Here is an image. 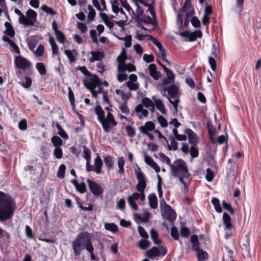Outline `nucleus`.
<instances>
[{
	"instance_id": "1",
	"label": "nucleus",
	"mask_w": 261,
	"mask_h": 261,
	"mask_svg": "<svg viewBox=\"0 0 261 261\" xmlns=\"http://www.w3.org/2000/svg\"><path fill=\"white\" fill-rule=\"evenodd\" d=\"M15 209V203L11 197L0 191V221L11 219Z\"/></svg>"
},
{
	"instance_id": "2",
	"label": "nucleus",
	"mask_w": 261,
	"mask_h": 261,
	"mask_svg": "<svg viewBox=\"0 0 261 261\" xmlns=\"http://www.w3.org/2000/svg\"><path fill=\"white\" fill-rule=\"evenodd\" d=\"M91 243V238L88 232L84 231L79 233L71 245L74 255L77 257L79 256L82 251L85 249H86L88 244Z\"/></svg>"
},
{
	"instance_id": "3",
	"label": "nucleus",
	"mask_w": 261,
	"mask_h": 261,
	"mask_svg": "<svg viewBox=\"0 0 261 261\" xmlns=\"http://www.w3.org/2000/svg\"><path fill=\"white\" fill-rule=\"evenodd\" d=\"M170 167L174 177H178L179 174L182 175L185 178H188L190 176L186 163L182 159L176 160Z\"/></svg>"
},
{
	"instance_id": "4",
	"label": "nucleus",
	"mask_w": 261,
	"mask_h": 261,
	"mask_svg": "<svg viewBox=\"0 0 261 261\" xmlns=\"http://www.w3.org/2000/svg\"><path fill=\"white\" fill-rule=\"evenodd\" d=\"M167 253V250L166 247L163 246H160L159 248L156 247H152L150 249L147 250L145 252V255L152 259L155 257L165 256Z\"/></svg>"
},
{
	"instance_id": "5",
	"label": "nucleus",
	"mask_w": 261,
	"mask_h": 261,
	"mask_svg": "<svg viewBox=\"0 0 261 261\" xmlns=\"http://www.w3.org/2000/svg\"><path fill=\"white\" fill-rule=\"evenodd\" d=\"M37 16V13L33 10L30 9L26 12V19L23 20L22 24L24 27L29 25H34Z\"/></svg>"
},
{
	"instance_id": "6",
	"label": "nucleus",
	"mask_w": 261,
	"mask_h": 261,
	"mask_svg": "<svg viewBox=\"0 0 261 261\" xmlns=\"http://www.w3.org/2000/svg\"><path fill=\"white\" fill-rule=\"evenodd\" d=\"M87 181L90 190L94 196H98L103 193V189L97 182L89 179Z\"/></svg>"
},
{
	"instance_id": "7",
	"label": "nucleus",
	"mask_w": 261,
	"mask_h": 261,
	"mask_svg": "<svg viewBox=\"0 0 261 261\" xmlns=\"http://www.w3.org/2000/svg\"><path fill=\"white\" fill-rule=\"evenodd\" d=\"M15 64L16 67L21 69H29L32 66V63L21 56L15 57Z\"/></svg>"
},
{
	"instance_id": "8",
	"label": "nucleus",
	"mask_w": 261,
	"mask_h": 261,
	"mask_svg": "<svg viewBox=\"0 0 261 261\" xmlns=\"http://www.w3.org/2000/svg\"><path fill=\"white\" fill-rule=\"evenodd\" d=\"M161 214L163 218L170 222L174 221L176 218V214L170 206L161 211Z\"/></svg>"
},
{
	"instance_id": "9",
	"label": "nucleus",
	"mask_w": 261,
	"mask_h": 261,
	"mask_svg": "<svg viewBox=\"0 0 261 261\" xmlns=\"http://www.w3.org/2000/svg\"><path fill=\"white\" fill-rule=\"evenodd\" d=\"M105 124L108 127L107 129H103L104 131L109 133L110 131L111 127L116 126L117 124V122L115 121L114 117L112 114L110 112H108L107 118H105Z\"/></svg>"
},
{
	"instance_id": "10",
	"label": "nucleus",
	"mask_w": 261,
	"mask_h": 261,
	"mask_svg": "<svg viewBox=\"0 0 261 261\" xmlns=\"http://www.w3.org/2000/svg\"><path fill=\"white\" fill-rule=\"evenodd\" d=\"M95 112L97 115V119L101 123L103 129H107L108 127L105 124V113L100 105H97L95 108Z\"/></svg>"
},
{
	"instance_id": "11",
	"label": "nucleus",
	"mask_w": 261,
	"mask_h": 261,
	"mask_svg": "<svg viewBox=\"0 0 261 261\" xmlns=\"http://www.w3.org/2000/svg\"><path fill=\"white\" fill-rule=\"evenodd\" d=\"M16 73L18 77L21 80V82L20 83L22 86L26 89L30 88L32 84V79L31 77L28 76L23 77L21 71H17Z\"/></svg>"
},
{
	"instance_id": "12",
	"label": "nucleus",
	"mask_w": 261,
	"mask_h": 261,
	"mask_svg": "<svg viewBox=\"0 0 261 261\" xmlns=\"http://www.w3.org/2000/svg\"><path fill=\"white\" fill-rule=\"evenodd\" d=\"M124 53L123 57H121V55H120L117 57V60L119 62L118 66V71L120 72H122L126 70V64L125 63V61L127 59V56L125 54V50L124 48H123L122 53Z\"/></svg>"
},
{
	"instance_id": "13",
	"label": "nucleus",
	"mask_w": 261,
	"mask_h": 261,
	"mask_svg": "<svg viewBox=\"0 0 261 261\" xmlns=\"http://www.w3.org/2000/svg\"><path fill=\"white\" fill-rule=\"evenodd\" d=\"M185 132L188 135L189 143L195 146L198 143V137L196 134L190 128H187Z\"/></svg>"
},
{
	"instance_id": "14",
	"label": "nucleus",
	"mask_w": 261,
	"mask_h": 261,
	"mask_svg": "<svg viewBox=\"0 0 261 261\" xmlns=\"http://www.w3.org/2000/svg\"><path fill=\"white\" fill-rule=\"evenodd\" d=\"M150 75L155 80H158L161 76V72L156 70V67L155 64H150L148 66Z\"/></svg>"
},
{
	"instance_id": "15",
	"label": "nucleus",
	"mask_w": 261,
	"mask_h": 261,
	"mask_svg": "<svg viewBox=\"0 0 261 261\" xmlns=\"http://www.w3.org/2000/svg\"><path fill=\"white\" fill-rule=\"evenodd\" d=\"M155 125L153 122L148 121L145 123L144 126L139 127V130L141 133H147L148 131H152L154 129Z\"/></svg>"
},
{
	"instance_id": "16",
	"label": "nucleus",
	"mask_w": 261,
	"mask_h": 261,
	"mask_svg": "<svg viewBox=\"0 0 261 261\" xmlns=\"http://www.w3.org/2000/svg\"><path fill=\"white\" fill-rule=\"evenodd\" d=\"M164 91H167L169 96L171 98H174L176 97L178 93V89L175 85L173 84L169 87H164Z\"/></svg>"
},
{
	"instance_id": "17",
	"label": "nucleus",
	"mask_w": 261,
	"mask_h": 261,
	"mask_svg": "<svg viewBox=\"0 0 261 261\" xmlns=\"http://www.w3.org/2000/svg\"><path fill=\"white\" fill-rule=\"evenodd\" d=\"M191 242L192 244V249L193 251L197 252L201 250L200 248V243L198 241V238L197 235L193 234L191 237L190 239Z\"/></svg>"
},
{
	"instance_id": "18",
	"label": "nucleus",
	"mask_w": 261,
	"mask_h": 261,
	"mask_svg": "<svg viewBox=\"0 0 261 261\" xmlns=\"http://www.w3.org/2000/svg\"><path fill=\"white\" fill-rule=\"evenodd\" d=\"M223 221L224 224L225 229L230 230L232 227V225L231 223V218L229 215L226 212H224L223 215Z\"/></svg>"
},
{
	"instance_id": "19",
	"label": "nucleus",
	"mask_w": 261,
	"mask_h": 261,
	"mask_svg": "<svg viewBox=\"0 0 261 261\" xmlns=\"http://www.w3.org/2000/svg\"><path fill=\"white\" fill-rule=\"evenodd\" d=\"M94 165L95 166L94 171L97 174H100L101 171V169L103 165V162L99 155H98L95 159Z\"/></svg>"
},
{
	"instance_id": "20",
	"label": "nucleus",
	"mask_w": 261,
	"mask_h": 261,
	"mask_svg": "<svg viewBox=\"0 0 261 261\" xmlns=\"http://www.w3.org/2000/svg\"><path fill=\"white\" fill-rule=\"evenodd\" d=\"M5 26L6 27L5 33L10 37L13 38L15 36V33L12 24L9 22H6Z\"/></svg>"
},
{
	"instance_id": "21",
	"label": "nucleus",
	"mask_w": 261,
	"mask_h": 261,
	"mask_svg": "<svg viewBox=\"0 0 261 261\" xmlns=\"http://www.w3.org/2000/svg\"><path fill=\"white\" fill-rule=\"evenodd\" d=\"M149 203L150 206L155 209L158 206V199L155 194L152 193L148 196Z\"/></svg>"
},
{
	"instance_id": "22",
	"label": "nucleus",
	"mask_w": 261,
	"mask_h": 261,
	"mask_svg": "<svg viewBox=\"0 0 261 261\" xmlns=\"http://www.w3.org/2000/svg\"><path fill=\"white\" fill-rule=\"evenodd\" d=\"M152 99L154 100L156 108L163 114L166 113V110L164 105L160 99H155L154 96L152 97Z\"/></svg>"
},
{
	"instance_id": "23",
	"label": "nucleus",
	"mask_w": 261,
	"mask_h": 261,
	"mask_svg": "<svg viewBox=\"0 0 261 261\" xmlns=\"http://www.w3.org/2000/svg\"><path fill=\"white\" fill-rule=\"evenodd\" d=\"M202 35V32L200 30H196L194 32L192 33L190 32L188 41L191 42L194 41L197 39V37L201 38Z\"/></svg>"
},
{
	"instance_id": "24",
	"label": "nucleus",
	"mask_w": 261,
	"mask_h": 261,
	"mask_svg": "<svg viewBox=\"0 0 261 261\" xmlns=\"http://www.w3.org/2000/svg\"><path fill=\"white\" fill-rule=\"evenodd\" d=\"M197 256L198 261H205L208 259L207 253L202 249L197 252Z\"/></svg>"
},
{
	"instance_id": "25",
	"label": "nucleus",
	"mask_w": 261,
	"mask_h": 261,
	"mask_svg": "<svg viewBox=\"0 0 261 261\" xmlns=\"http://www.w3.org/2000/svg\"><path fill=\"white\" fill-rule=\"evenodd\" d=\"M169 139L171 140V142L170 145L167 142L168 149L169 150H176L178 149V143L175 141V138L173 136H171L169 137Z\"/></svg>"
},
{
	"instance_id": "26",
	"label": "nucleus",
	"mask_w": 261,
	"mask_h": 261,
	"mask_svg": "<svg viewBox=\"0 0 261 261\" xmlns=\"http://www.w3.org/2000/svg\"><path fill=\"white\" fill-rule=\"evenodd\" d=\"M85 87L89 89L90 91L94 90L96 86L99 87L100 85L92 81L87 82L86 80L83 81Z\"/></svg>"
},
{
	"instance_id": "27",
	"label": "nucleus",
	"mask_w": 261,
	"mask_h": 261,
	"mask_svg": "<svg viewBox=\"0 0 261 261\" xmlns=\"http://www.w3.org/2000/svg\"><path fill=\"white\" fill-rule=\"evenodd\" d=\"M194 14L195 11L194 10L186 12V18L184 23V25L185 28H187L188 26L189 22L191 21L190 17H192Z\"/></svg>"
},
{
	"instance_id": "28",
	"label": "nucleus",
	"mask_w": 261,
	"mask_h": 261,
	"mask_svg": "<svg viewBox=\"0 0 261 261\" xmlns=\"http://www.w3.org/2000/svg\"><path fill=\"white\" fill-rule=\"evenodd\" d=\"M105 164L108 168V170H110L113 168V161L112 157L110 155H107L104 159Z\"/></svg>"
},
{
	"instance_id": "29",
	"label": "nucleus",
	"mask_w": 261,
	"mask_h": 261,
	"mask_svg": "<svg viewBox=\"0 0 261 261\" xmlns=\"http://www.w3.org/2000/svg\"><path fill=\"white\" fill-rule=\"evenodd\" d=\"M212 203L215 207V209L218 213H220L222 212V209L220 206L219 200L216 197H214L212 200Z\"/></svg>"
},
{
	"instance_id": "30",
	"label": "nucleus",
	"mask_w": 261,
	"mask_h": 261,
	"mask_svg": "<svg viewBox=\"0 0 261 261\" xmlns=\"http://www.w3.org/2000/svg\"><path fill=\"white\" fill-rule=\"evenodd\" d=\"M150 237L154 244L159 245L161 243V241L159 239H158V234L154 229H152L150 230Z\"/></svg>"
},
{
	"instance_id": "31",
	"label": "nucleus",
	"mask_w": 261,
	"mask_h": 261,
	"mask_svg": "<svg viewBox=\"0 0 261 261\" xmlns=\"http://www.w3.org/2000/svg\"><path fill=\"white\" fill-rule=\"evenodd\" d=\"M125 163L124 159L123 157L119 158L118 159V165L119 167L118 173L123 174L124 173V165Z\"/></svg>"
},
{
	"instance_id": "32",
	"label": "nucleus",
	"mask_w": 261,
	"mask_h": 261,
	"mask_svg": "<svg viewBox=\"0 0 261 261\" xmlns=\"http://www.w3.org/2000/svg\"><path fill=\"white\" fill-rule=\"evenodd\" d=\"M105 228L106 229L111 231L113 232H116L118 231L117 226L113 223H106L105 224Z\"/></svg>"
},
{
	"instance_id": "33",
	"label": "nucleus",
	"mask_w": 261,
	"mask_h": 261,
	"mask_svg": "<svg viewBox=\"0 0 261 261\" xmlns=\"http://www.w3.org/2000/svg\"><path fill=\"white\" fill-rule=\"evenodd\" d=\"M140 167H138L137 169H135V172L136 174V178L138 181H145L146 180V177L141 171Z\"/></svg>"
},
{
	"instance_id": "34",
	"label": "nucleus",
	"mask_w": 261,
	"mask_h": 261,
	"mask_svg": "<svg viewBox=\"0 0 261 261\" xmlns=\"http://www.w3.org/2000/svg\"><path fill=\"white\" fill-rule=\"evenodd\" d=\"M53 145L56 147H60L62 145V140L57 136H53L51 139Z\"/></svg>"
},
{
	"instance_id": "35",
	"label": "nucleus",
	"mask_w": 261,
	"mask_h": 261,
	"mask_svg": "<svg viewBox=\"0 0 261 261\" xmlns=\"http://www.w3.org/2000/svg\"><path fill=\"white\" fill-rule=\"evenodd\" d=\"M90 54L92 56H94L95 58H96L97 61H100L105 58V54L103 51H91Z\"/></svg>"
},
{
	"instance_id": "36",
	"label": "nucleus",
	"mask_w": 261,
	"mask_h": 261,
	"mask_svg": "<svg viewBox=\"0 0 261 261\" xmlns=\"http://www.w3.org/2000/svg\"><path fill=\"white\" fill-rule=\"evenodd\" d=\"M56 126L58 130V134L64 139H68V135L62 128V126L58 123H56Z\"/></svg>"
},
{
	"instance_id": "37",
	"label": "nucleus",
	"mask_w": 261,
	"mask_h": 261,
	"mask_svg": "<svg viewBox=\"0 0 261 261\" xmlns=\"http://www.w3.org/2000/svg\"><path fill=\"white\" fill-rule=\"evenodd\" d=\"M150 244L149 241L145 239H142L138 243V246L141 249L145 250L150 246Z\"/></svg>"
},
{
	"instance_id": "38",
	"label": "nucleus",
	"mask_w": 261,
	"mask_h": 261,
	"mask_svg": "<svg viewBox=\"0 0 261 261\" xmlns=\"http://www.w3.org/2000/svg\"><path fill=\"white\" fill-rule=\"evenodd\" d=\"M36 67L41 75H44L46 74V68L44 65L42 63H37Z\"/></svg>"
},
{
	"instance_id": "39",
	"label": "nucleus",
	"mask_w": 261,
	"mask_h": 261,
	"mask_svg": "<svg viewBox=\"0 0 261 261\" xmlns=\"http://www.w3.org/2000/svg\"><path fill=\"white\" fill-rule=\"evenodd\" d=\"M86 250L88 252H89L90 254V257L92 260H97L96 258V256L94 254V248L92 246V244H88L87 246H86Z\"/></svg>"
},
{
	"instance_id": "40",
	"label": "nucleus",
	"mask_w": 261,
	"mask_h": 261,
	"mask_svg": "<svg viewBox=\"0 0 261 261\" xmlns=\"http://www.w3.org/2000/svg\"><path fill=\"white\" fill-rule=\"evenodd\" d=\"M41 9L42 11L51 15H55L57 14V12L55 11H54L52 8L48 7L46 5H43L41 7Z\"/></svg>"
},
{
	"instance_id": "41",
	"label": "nucleus",
	"mask_w": 261,
	"mask_h": 261,
	"mask_svg": "<svg viewBox=\"0 0 261 261\" xmlns=\"http://www.w3.org/2000/svg\"><path fill=\"white\" fill-rule=\"evenodd\" d=\"M66 168V166L64 164H62L60 166L57 173V176L59 178H63L64 177Z\"/></svg>"
},
{
	"instance_id": "42",
	"label": "nucleus",
	"mask_w": 261,
	"mask_h": 261,
	"mask_svg": "<svg viewBox=\"0 0 261 261\" xmlns=\"http://www.w3.org/2000/svg\"><path fill=\"white\" fill-rule=\"evenodd\" d=\"M146 187V180L138 181L136 188L139 192H144Z\"/></svg>"
},
{
	"instance_id": "43",
	"label": "nucleus",
	"mask_w": 261,
	"mask_h": 261,
	"mask_svg": "<svg viewBox=\"0 0 261 261\" xmlns=\"http://www.w3.org/2000/svg\"><path fill=\"white\" fill-rule=\"evenodd\" d=\"M56 37L57 40L61 43H63L65 41L66 37L64 35V34L60 31L57 32L55 33Z\"/></svg>"
},
{
	"instance_id": "44",
	"label": "nucleus",
	"mask_w": 261,
	"mask_h": 261,
	"mask_svg": "<svg viewBox=\"0 0 261 261\" xmlns=\"http://www.w3.org/2000/svg\"><path fill=\"white\" fill-rule=\"evenodd\" d=\"M65 54L66 55L69 60L71 63H74L76 61V58L73 55L71 50L65 49L64 51Z\"/></svg>"
},
{
	"instance_id": "45",
	"label": "nucleus",
	"mask_w": 261,
	"mask_h": 261,
	"mask_svg": "<svg viewBox=\"0 0 261 261\" xmlns=\"http://www.w3.org/2000/svg\"><path fill=\"white\" fill-rule=\"evenodd\" d=\"M83 156L86 160L87 161L90 160L91 159V151L86 146H84Z\"/></svg>"
},
{
	"instance_id": "46",
	"label": "nucleus",
	"mask_w": 261,
	"mask_h": 261,
	"mask_svg": "<svg viewBox=\"0 0 261 261\" xmlns=\"http://www.w3.org/2000/svg\"><path fill=\"white\" fill-rule=\"evenodd\" d=\"M192 25L195 28H200L201 26L200 22L196 16H193L191 19Z\"/></svg>"
},
{
	"instance_id": "47",
	"label": "nucleus",
	"mask_w": 261,
	"mask_h": 261,
	"mask_svg": "<svg viewBox=\"0 0 261 261\" xmlns=\"http://www.w3.org/2000/svg\"><path fill=\"white\" fill-rule=\"evenodd\" d=\"M125 130L126 132L127 135L129 137H133L135 135L136 132L135 129L130 125L126 126Z\"/></svg>"
},
{
	"instance_id": "48",
	"label": "nucleus",
	"mask_w": 261,
	"mask_h": 261,
	"mask_svg": "<svg viewBox=\"0 0 261 261\" xmlns=\"http://www.w3.org/2000/svg\"><path fill=\"white\" fill-rule=\"evenodd\" d=\"M171 235L175 240L179 239V233L177 228L175 226H173L171 229Z\"/></svg>"
},
{
	"instance_id": "49",
	"label": "nucleus",
	"mask_w": 261,
	"mask_h": 261,
	"mask_svg": "<svg viewBox=\"0 0 261 261\" xmlns=\"http://www.w3.org/2000/svg\"><path fill=\"white\" fill-rule=\"evenodd\" d=\"M148 37L149 39L152 41V43L158 47L159 50L162 49L163 47L162 44L156 38L151 35H149Z\"/></svg>"
},
{
	"instance_id": "50",
	"label": "nucleus",
	"mask_w": 261,
	"mask_h": 261,
	"mask_svg": "<svg viewBox=\"0 0 261 261\" xmlns=\"http://www.w3.org/2000/svg\"><path fill=\"white\" fill-rule=\"evenodd\" d=\"M159 155L160 157V158L162 159V161L164 162L165 161L166 163L170 167L171 166L172 163H171L170 159L163 152H160L159 153Z\"/></svg>"
},
{
	"instance_id": "51",
	"label": "nucleus",
	"mask_w": 261,
	"mask_h": 261,
	"mask_svg": "<svg viewBox=\"0 0 261 261\" xmlns=\"http://www.w3.org/2000/svg\"><path fill=\"white\" fill-rule=\"evenodd\" d=\"M119 109L121 112L124 114L127 115L129 113V109L127 106L126 102H124L120 106Z\"/></svg>"
},
{
	"instance_id": "52",
	"label": "nucleus",
	"mask_w": 261,
	"mask_h": 261,
	"mask_svg": "<svg viewBox=\"0 0 261 261\" xmlns=\"http://www.w3.org/2000/svg\"><path fill=\"white\" fill-rule=\"evenodd\" d=\"M180 232L181 236L184 238L188 237L190 233L189 229L185 227H181Z\"/></svg>"
},
{
	"instance_id": "53",
	"label": "nucleus",
	"mask_w": 261,
	"mask_h": 261,
	"mask_svg": "<svg viewBox=\"0 0 261 261\" xmlns=\"http://www.w3.org/2000/svg\"><path fill=\"white\" fill-rule=\"evenodd\" d=\"M75 189L81 193H84L87 190L86 184L84 182L79 184Z\"/></svg>"
},
{
	"instance_id": "54",
	"label": "nucleus",
	"mask_w": 261,
	"mask_h": 261,
	"mask_svg": "<svg viewBox=\"0 0 261 261\" xmlns=\"http://www.w3.org/2000/svg\"><path fill=\"white\" fill-rule=\"evenodd\" d=\"M159 123L160 124L161 126L163 127H166L168 126V122L166 119L162 115H160L158 117Z\"/></svg>"
},
{
	"instance_id": "55",
	"label": "nucleus",
	"mask_w": 261,
	"mask_h": 261,
	"mask_svg": "<svg viewBox=\"0 0 261 261\" xmlns=\"http://www.w3.org/2000/svg\"><path fill=\"white\" fill-rule=\"evenodd\" d=\"M138 230L140 236L144 239H147L148 238V235L147 233L146 232L144 228L141 226H139L138 227Z\"/></svg>"
},
{
	"instance_id": "56",
	"label": "nucleus",
	"mask_w": 261,
	"mask_h": 261,
	"mask_svg": "<svg viewBox=\"0 0 261 261\" xmlns=\"http://www.w3.org/2000/svg\"><path fill=\"white\" fill-rule=\"evenodd\" d=\"M19 128L22 131L25 130L28 128L27 122L25 119H22L18 123Z\"/></svg>"
},
{
	"instance_id": "57",
	"label": "nucleus",
	"mask_w": 261,
	"mask_h": 261,
	"mask_svg": "<svg viewBox=\"0 0 261 261\" xmlns=\"http://www.w3.org/2000/svg\"><path fill=\"white\" fill-rule=\"evenodd\" d=\"M142 102L147 108H150V107L153 105L151 100L147 97L143 98L142 100Z\"/></svg>"
},
{
	"instance_id": "58",
	"label": "nucleus",
	"mask_w": 261,
	"mask_h": 261,
	"mask_svg": "<svg viewBox=\"0 0 261 261\" xmlns=\"http://www.w3.org/2000/svg\"><path fill=\"white\" fill-rule=\"evenodd\" d=\"M191 7V0H186L184 3L183 7L182 8V11L183 12H186L189 11Z\"/></svg>"
},
{
	"instance_id": "59",
	"label": "nucleus",
	"mask_w": 261,
	"mask_h": 261,
	"mask_svg": "<svg viewBox=\"0 0 261 261\" xmlns=\"http://www.w3.org/2000/svg\"><path fill=\"white\" fill-rule=\"evenodd\" d=\"M54 154L56 158H62L63 156V152L62 149L59 147H56L54 150Z\"/></svg>"
},
{
	"instance_id": "60",
	"label": "nucleus",
	"mask_w": 261,
	"mask_h": 261,
	"mask_svg": "<svg viewBox=\"0 0 261 261\" xmlns=\"http://www.w3.org/2000/svg\"><path fill=\"white\" fill-rule=\"evenodd\" d=\"M206 179L208 181H211L214 178V173L210 169L207 168L206 170Z\"/></svg>"
},
{
	"instance_id": "61",
	"label": "nucleus",
	"mask_w": 261,
	"mask_h": 261,
	"mask_svg": "<svg viewBox=\"0 0 261 261\" xmlns=\"http://www.w3.org/2000/svg\"><path fill=\"white\" fill-rule=\"evenodd\" d=\"M14 12L16 14L20 16L18 21L20 24H22L23 20L26 19V17L17 9H15Z\"/></svg>"
},
{
	"instance_id": "62",
	"label": "nucleus",
	"mask_w": 261,
	"mask_h": 261,
	"mask_svg": "<svg viewBox=\"0 0 261 261\" xmlns=\"http://www.w3.org/2000/svg\"><path fill=\"white\" fill-rule=\"evenodd\" d=\"M163 69L168 78L171 79V80L174 79L175 75L171 70L169 69L166 67V66H164Z\"/></svg>"
},
{
	"instance_id": "63",
	"label": "nucleus",
	"mask_w": 261,
	"mask_h": 261,
	"mask_svg": "<svg viewBox=\"0 0 261 261\" xmlns=\"http://www.w3.org/2000/svg\"><path fill=\"white\" fill-rule=\"evenodd\" d=\"M126 84L130 90H137L139 88L138 84L133 83L130 81H128Z\"/></svg>"
},
{
	"instance_id": "64",
	"label": "nucleus",
	"mask_w": 261,
	"mask_h": 261,
	"mask_svg": "<svg viewBox=\"0 0 261 261\" xmlns=\"http://www.w3.org/2000/svg\"><path fill=\"white\" fill-rule=\"evenodd\" d=\"M77 28L79 29L82 33H85L87 31V27L86 25L81 22H77Z\"/></svg>"
}]
</instances>
